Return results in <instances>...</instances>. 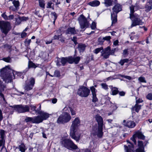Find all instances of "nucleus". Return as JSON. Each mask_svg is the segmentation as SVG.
Segmentation results:
<instances>
[{"label": "nucleus", "mask_w": 152, "mask_h": 152, "mask_svg": "<svg viewBox=\"0 0 152 152\" xmlns=\"http://www.w3.org/2000/svg\"><path fill=\"white\" fill-rule=\"evenodd\" d=\"M8 66L4 68L1 70V75L6 82H11L12 79L15 78L16 75L21 74V73L13 71L9 69Z\"/></svg>", "instance_id": "f257e3e1"}, {"label": "nucleus", "mask_w": 152, "mask_h": 152, "mask_svg": "<svg viewBox=\"0 0 152 152\" xmlns=\"http://www.w3.org/2000/svg\"><path fill=\"white\" fill-rule=\"evenodd\" d=\"M95 119L98 125V129L93 128L92 133L94 135H96L99 137H101L103 134L102 132L103 126V119L102 117L99 115H96L95 117Z\"/></svg>", "instance_id": "f03ea898"}, {"label": "nucleus", "mask_w": 152, "mask_h": 152, "mask_svg": "<svg viewBox=\"0 0 152 152\" xmlns=\"http://www.w3.org/2000/svg\"><path fill=\"white\" fill-rule=\"evenodd\" d=\"M121 6L118 4H116L113 8V12L111 13V18L112 20V25L117 21V14L122 10Z\"/></svg>", "instance_id": "7ed1b4c3"}, {"label": "nucleus", "mask_w": 152, "mask_h": 152, "mask_svg": "<svg viewBox=\"0 0 152 152\" xmlns=\"http://www.w3.org/2000/svg\"><path fill=\"white\" fill-rule=\"evenodd\" d=\"M62 146L69 150H76L78 147L70 139H66L61 142Z\"/></svg>", "instance_id": "20e7f679"}, {"label": "nucleus", "mask_w": 152, "mask_h": 152, "mask_svg": "<svg viewBox=\"0 0 152 152\" xmlns=\"http://www.w3.org/2000/svg\"><path fill=\"white\" fill-rule=\"evenodd\" d=\"M80 60V57L79 56L73 57L71 56L68 57L62 58L60 59V62L63 66H64L66 62L69 64L74 63L75 64L78 63Z\"/></svg>", "instance_id": "39448f33"}, {"label": "nucleus", "mask_w": 152, "mask_h": 152, "mask_svg": "<svg viewBox=\"0 0 152 152\" xmlns=\"http://www.w3.org/2000/svg\"><path fill=\"white\" fill-rule=\"evenodd\" d=\"M71 118L70 114L67 112H64L58 118L57 122L58 124H64L69 122Z\"/></svg>", "instance_id": "423d86ee"}, {"label": "nucleus", "mask_w": 152, "mask_h": 152, "mask_svg": "<svg viewBox=\"0 0 152 152\" xmlns=\"http://www.w3.org/2000/svg\"><path fill=\"white\" fill-rule=\"evenodd\" d=\"M130 18L132 21V24L130 26L131 28L137 25H142L143 23V22L140 19L139 15L137 14H135V15L131 16Z\"/></svg>", "instance_id": "0eeeda50"}, {"label": "nucleus", "mask_w": 152, "mask_h": 152, "mask_svg": "<svg viewBox=\"0 0 152 152\" xmlns=\"http://www.w3.org/2000/svg\"><path fill=\"white\" fill-rule=\"evenodd\" d=\"M90 93V90L87 88L83 86H80L77 91L78 94L83 97H86L88 96Z\"/></svg>", "instance_id": "6e6552de"}, {"label": "nucleus", "mask_w": 152, "mask_h": 152, "mask_svg": "<svg viewBox=\"0 0 152 152\" xmlns=\"http://www.w3.org/2000/svg\"><path fill=\"white\" fill-rule=\"evenodd\" d=\"M0 28L1 32L6 35L11 29L10 23L8 21H4L1 23Z\"/></svg>", "instance_id": "1a4fd4ad"}, {"label": "nucleus", "mask_w": 152, "mask_h": 152, "mask_svg": "<svg viewBox=\"0 0 152 152\" xmlns=\"http://www.w3.org/2000/svg\"><path fill=\"white\" fill-rule=\"evenodd\" d=\"M78 20L81 29L87 28L89 26V24L88 22L83 15H80Z\"/></svg>", "instance_id": "9d476101"}, {"label": "nucleus", "mask_w": 152, "mask_h": 152, "mask_svg": "<svg viewBox=\"0 0 152 152\" xmlns=\"http://www.w3.org/2000/svg\"><path fill=\"white\" fill-rule=\"evenodd\" d=\"M35 83V79L32 77L30 78L29 80L26 81L23 87L25 90L28 91L32 89Z\"/></svg>", "instance_id": "9b49d317"}, {"label": "nucleus", "mask_w": 152, "mask_h": 152, "mask_svg": "<svg viewBox=\"0 0 152 152\" xmlns=\"http://www.w3.org/2000/svg\"><path fill=\"white\" fill-rule=\"evenodd\" d=\"M81 133L78 129L70 130V135L72 138L78 142L80 140Z\"/></svg>", "instance_id": "f8f14e48"}, {"label": "nucleus", "mask_w": 152, "mask_h": 152, "mask_svg": "<svg viewBox=\"0 0 152 152\" xmlns=\"http://www.w3.org/2000/svg\"><path fill=\"white\" fill-rule=\"evenodd\" d=\"M14 107L18 113H24L29 111V107L27 105H18L14 106Z\"/></svg>", "instance_id": "ddd939ff"}, {"label": "nucleus", "mask_w": 152, "mask_h": 152, "mask_svg": "<svg viewBox=\"0 0 152 152\" xmlns=\"http://www.w3.org/2000/svg\"><path fill=\"white\" fill-rule=\"evenodd\" d=\"M137 137L138 138L144 140L145 138V136L140 131H137L136 132L135 134L131 137V139L133 142L134 144H136V141L135 138Z\"/></svg>", "instance_id": "4468645a"}, {"label": "nucleus", "mask_w": 152, "mask_h": 152, "mask_svg": "<svg viewBox=\"0 0 152 152\" xmlns=\"http://www.w3.org/2000/svg\"><path fill=\"white\" fill-rule=\"evenodd\" d=\"M80 124V121L79 118H75L72 122V124L70 127V130H77Z\"/></svg>", "instance_id": "2eb2a0df"}, {"label": "nucleus", "mask_w": 152, "mask_h": 152, "mask_svg": "<svg viewBox=\"0 0 152 152\" xmlns=\"http://www.w3.org/2000/svg\"><path fill=\"white\" fill-rule=\"evenodd\" d=\"M38 112V114L40 115L41 118L42 119V121L43 120H45L48 118L49 116V114L43 111L39 110L37 111Z\"/></svg>", "instance_id": "dca6fc26"}, {"label": "nucleus", "mask_w": 152, "mask_h": 152, "mask_svg": "<svg viewBox=\"0 0 152 152\" xmlns=\"http://www.w3.org/2000/svg\"><path fill=\"white\" fill-rule=\"evenodd\" d=\"M5 86L2 84V82L0 81V96L1 100H3L4 101H5V99L4 96L2 92L4 91V89L5 88Z\"/></svg>", "instance_id": "f3484780"}, {"label": "nucleus", "mask_w": 152, "mask_h": 152, "mask_svg": "<svg viewBox=\"0 0 152 152\" xmlns=\"http://www.w3.org/2000/svg\"><path fill=\"white\" fill-rule=\"evenodd\" d=\"M39 107L37 109H36L37 107L36 105H33L32 104H30L29 106V107L30 108L32 112L34 111L35 113H38L37 111H39L41 110V104H39Z\"/></svg>", "instance_id": "a211bd4d"}, {"label": "nucleus", "mask_w": 152, "mask_h": 152, "mask_svg": "<svg viewBox=\"0 0 152 152\" xmlns=\"http://www.w3.org/2000/svg\"><path fill=\"white\" fill-rule=\"evenodd\" d=\"M60 32V31H57L56 33L54 36L53 39H59L61 42H64V40L62 38V35L61 33H59Z\"/></svg>", "instance_id": "6ab92c4d"}, {"label": "nucleus", "mask_w": 152, "mask_h": 152, "mask_svg": "<svg viewBox=\"0 0 152 152\" xmlns=\"http://www.w3.org/2000/svg\"><path fill=\"white\" fill-rule=\"evenodd\" d=\"M77 30H76L75 27L69 28L66 31V34H74L77 33L78 32Z\"/></svg>", "instance_id": "aec40b11"}, {"label": "nucleus", "mask_w": 152, "mask_h": 152, "mask_svg": "<svg viewBox=\"0 0 152 152\" xmlns=\"http://www.w3.org/2000/svg\"><path fill=\"white\" fill-rule=\"evenodd\" d=\"M42 121V119L39 115L33 117V123L39 124Z\"/></svg>", "instance_id": "412c9836"}, {"label": "nucleus", "mask_w": 152, "mask_h": 152, "mask_svg": "<svg viewBox=\"0 0 152 152\" xmlns=\"http://www.w3.org/2000/svg\"><path fill=\"white\" fill-rule=\"evenodd\" d=\"M102 53H107V54H109L110 55H113L114 54V51L113 50H111L109 46L107 47V48H105L104 50L102 51Z\"/></svg>", "instance_id": "4be33fe9"}, {"label": "nucleus", "mask_w": 152, "mask_h": 152, "mask_svg": "<svg viewBox=\"0 0 152 152\" xmlns=\"http://www.w3.org/2000/svg\"><path fill=\"white\" fill-rule=\"evenodd\" d=\"M4 131L3 130L0 131V146H1L4 142Z\"/></svg>", "instance_id": "5701e85b"}, {"label": "nucleus", "mask_w": 152, "mask_h": 152, "mask_svg": "<svg viewBox=\"0 0 152 152\" xmlns=\"http://www.w3.org/2000/svg\"><path fill=\"white\" fill-rule=\"evenodd\" d=\"M130 145H128V146L124 145V147L125 150L126 152H132V149L133 148L134 146L132 143H129Z\"/></svg>", "instance_id": "b1692460"}, {"label": "nucleus", "mask_w": 152, "mask_h": 152, "mask_svg": "<svg viewBox=\"0 0 152 152\" xmlns=\"http://www.w3.org/2000/svg\"><path fill=\"white\" fill-rule=\"evenodd\" d=\"M86 46L84 44H80L78 45L77 48L80 53H83L85 50Z\"/></svg>", "instance_id": "393cba45"}, {"label": "nucleus", "mask_w": 152, "mask_h": 152, "mask_svg": "<svg viewBox=\"0 0 152 152\" xmlns=\"http://www.w3.org/2000/svg\"><path fill=\"white\" fill-rule=\"evenodd\" d=\"M152 0H150L147 3L145 7L146 11L148 12L152 9Z\"/></svg>", "instance_id": "a878e982"}, {"label": "nucleus", "mask_w": 152, "mask_h": 152, "mask_svg": "<svg viewBox=\"0 0 152 152\" xmlns=\"http://www.w3.org/2000/svg\"><path fill=\"white\" fill-rule=\"evenodd\" d=\"M100 3L97 0H94L89 2L88 4L92 7H96L98 6L100 4Z\"/></svg>", "instance_id": "bb28decb"}, {"label": "nucleus", "mask_w": 152, "mask_h": 152, "mask_svg": "<svg viewBox=\"0 0 152 152\" xmlns=\"http://www.w3.org/2000/svg\"><path fill=\"white\" fill-rule=\"evenodd\" d=\"M136 125L135 123L133 121H127L125 126L129 128H132L135 127Z\"/></svg>", "instance_id": "cd10ccee"}, {"label": "nucleus", "mask_w": 152, "mask_h": 152, "mask_svg": "<svg viewBox=\"0 0 152 152\" xmlns=\"http://www.w3.org/2000/svg\"><path fill=\"white\" fill-rule=\"evenodd\" d=\"M142 106L140 105H138L136 104L132 108V110L135 111L137 112H138L139 110L141 109Z\"/></svg>", "instance_id": "c85d7f7f"}, {"label": "nucleus", "mask_w": 152, "mask_h": 152, "mask_svg": "<svg viewBox=\"0 0 152 152\" xmlns=\"http://www.w3.org/2000/svg\"><path fill=\"white\" fill-rule=\"evenodd\" d=\"M104 4L106 7L112 5L113 1L112 0H104Z\"/></svg>", "instance_id": "c756f323"}, {"label": "nucleus", "mask_w": 152, "mask_h": 152, "mask_svg": "<svg viewBox=\"0 0 152 152\" xmlns=\"http://www.w3.org/2000/svg\"><path fill=\"white\" fill-rule=\"evenodd\" d=\"M135 7V6L133 5H131L129 6L130 10V17L135 15V14H134V9Z\"/></svg>", "instance_id": "7c9ffc66"}, {"label": "nucleus", "mask_w": 152, "mask_h": 152, "mask_svg": "<svg viewBox=\"0 0 152 152\" xmlns=\"http://www.w3.org/2000/svg\"><path fill=\"white\" fill-rule=\"evenodd\" d=\"M37 67L35 64L32 61H29L28 64V68L30 69L31 68H35Z\"/></svg>", "instance_id": "2f4dec72"}, {"label": "nucleus", "mask_w": 152, "mask_h": 152, "mask_svg": "<svg viewBox=\"0 0 152 152\" xmlns=\"http://www.w3.org/2000/svg\"><path fill=\"white\" fill-rule=\"evenodd\" d=\"M129 61V59L128 58L121 59L118 62V63L120 64L121 66H123L125 63H128Z\"/></svg>", "instance_id": "473e14b6"}, {"label": "nucleus", "mask_w": 152, "mask_h": 152, "mask_svg": "<svg viewBox=\"0 0 152 152\" xmlns=\"http://www.w3.org/2000/svg\"><path fill=\"white\" fill-rule=\"evenodd\" d=\"M12 3L16 9L18 8L20 3L18 0H14L13 1Z\"/></svg>", "instance_id": "72a5a7b5"}, {"label": "nucleus", "mask_w": 152, "mask_h": 152, "mask_svg": "<svg viewBox=\"0 0 152 152\" xmlns=\"http://www.w3.org/2000/svg\"><path fill=\"white\" fill-rule=\"evenodd\" d=\"M111 91L113 95H115L118 93V89L116 87L112 88Z\"/></svg>", "instance_id": "f704fd0d"}, {"label": "nucleus", "mask_w": 152, "mask_h": 152, "mask_svg": "<svg viewBox=\"0 0 152 152\" xmlns=\"http://www.w3.org/2000/svg\"><path fill=\"white\" fill-rule=\"evenodd\" d=\"M51 15L52 16V18H53V23L54 24H55L57 16L55 12H52L51 13Z\"/></svg>", "instance_id": "c9c22d12"}, {"label": "nucleus", "mask_w": 152, "mask_h": 152, "mask_svg": "<svg viewBox=\"0 0 152 152\" xmlns=\"http://www.w3.org/2000/svg\"><path fill=\"white\" fill-rule=\"evenodd\" d=\"M25 146L23 144H21L19 146V149L20 151L21 152H25Z\"/></svg>", "instance_id": "e433bc0d"}, {"label": "nucleus", "mask_w": 152, "mask_h": 152, "mask_svg": "<svg viewBox=\"0 0 152 152\" xmlns=\"http://www.w3.org/2000/svg\"><path fill=\"white\" fill-rule=\"evenodd\" d=\"M103 47H101L100 48H96V49H95V50H94L93 52L96 54H97L100 51H101V50H102V51H103Z\"/></svg>", "instance_id": "4c0bfd02"}, {"label": "nucleus", "mask_w": 152, "mask_h": 152, "mask_svg": "<svg viewBox=\"0 0 152 152\" xmlns=\"http://www.w3.org/2000/svg\"><path fill=\"white\" fill-rule=\"evenodd\" d=\"M39 5L40 7L43 9L45 8V1L43 0H40L39 1Z\"/></svg>", "instance_id": "58836bf2"}, {"label": "nucleus", "mask_w": 152, "mask_h": 152, "mask_svg": "<svg viewBox=\"0 0 152 152\" xmlns=\"http://www.w3.org/2000/svg\"><path fill=\"white\" fill-rule=\"evenodd\" d=\"M2 60L8 63H10L12 61L11 58L9 56L7 57L3 58L2 59Z\"/></svg>", "instance_id": "ea45409f"}, {"label": "nucleus", "mask_w": 152, "mask_h": 152, "mask_svg": "<svg viewBox=\"0 0 152 152\" xmlns=\"http://www.w3.org/2000/svg\"><path fill=\"white\" fill-rule=\"evenodd\" d=\"M60 74L59 71L58 70H56L54 72L53 76L55 77H59L60 76Z\"/></svg>", "instance_id": "a19ab883"}, {"label": "nucleus", "mask_w": 152, "mask_h": 152, "mask_svg": "<svg viewBox=\"0 0 152 152\" xmlns=\"http://www.w3.org/2000/svg\"><path fill=\"white\" fill-rule=\"evenodd\" d=\"M138 80L140 82L146 83V81L144 77H140L138 78Z\"/></svg>", "instance_id": "79ce46f5"}, {"label": "nucleus", "mask_w": 152, "mask_h": 152, "mask_svg": "<svg viewBox=\"0 0 152 152\" xmlns=\"http://www.w3.org/2000/svg\"><path fill=\"white\" fill-rule=\"evenodd\" d=\"M128 50L127 49H125L123 50L122 55L124 57H126L128 55Z\"/></svg>", "instance_id": "37998d69"}, {"label": "nucleus", "mask_w": 152, "mask_h": 152, "mask_svg": "<svg viewBox=\"0 0 152 152\" xmlns=\"http://www.w3.org/2000/svg\"><path fill=\"white\" fill-rule=\"evenodd\" d=\"M15 24L16 25H18L20 23L22 22L20 17H19L18 18H15Z\"/></svg>", "instance_id": "c03bdc74"}, {"label": "nucleus", "mask_w": 152, "mask_h": 152, "mask_svg": "<svg viewBox=\"0 0 152 152\" xmlns=\"http://www.w3.org/2000/svg\"><path fill=\"white\" fill-rule=\"evenodd\" d=\"M33 117H27L25 119V121L26 122L31 121L33 123Z\"/></svg>", "instance_id": "a18cd8bd"}, {"label": "nucleus", "mask_w": 152, "mask_h": 152, "mask_svg": "<svg viewBox=\"0 0 152 152\" xmlns=\"http://www.w3.org/2000/svg\"><path fill=\"white\" fill-rule=\"evenodd\" d=\"M101 85L102 88L105 90H107L108 89L107 85L105 83H102L101 84Z\"/></svg>", "instance_id": "49530a36"}, {"label": "nucleus", "mask_w": 152, "mask_h": 152, "mask_svg": "<svg viewBox=\"0 0 152 152\" xmlns=\"http://www.w3.org/2000/svg\"><path fill=\"white\" fill-rule=\"evenodd\" d=\"M69 108L71 112V115H75L76 114V111L71 107H69Z\"/></svg>", "instance_id": "de8ad7c7"}, {"label": "nucleus", "mask_w": 152, "mask_h": 152, "mask_svg": "<svg viewBox=\"0 0 152 152\" xmlns=\"http://www.w3.org/2000/svg\"><path fill=\"white\" fill-rule=\"evenodd\" d=\"M97 101L98 99L96 97V94H92V102H95Z\"/></svg>", "instance_id": "09e8293b"}, {"label": "nucleus", "mask_w": 152, "mask_h": 152, "mask_svg": "<svg viewBox=\"0 0 152 152\" xmlns=\"http://www.w3.org/2000/svg\"><path fill=\"white\" fill-rule=\"evenodd\" d=\"M98 41L99 44L100 45H102L104 41L103 37H100L98 39Z\"/></svg>", "instance_id": "8fccbe9b"}, {"label": "nucleus", "mask_w": 152, "mask_h": 152, "mask_svg": "<svg viewBox=\"0 0 152 152\" xmlns=\"http://www.w3.org/2000/svg\"><path fill=\"white\" fill-rule=\"evenodd\" d=\"M138 146L139 147L138 148H144L143 147V142L142 141H138Z\"/></svg>", "instance_id": "3c124183"}, {"label": "nucleus", "mask_w": 152, "mask_h": 152, "mask_svg": "<svg viewBox=\"0 0 152 152\" xmlns=\"http://www.w3.org/2000/svg\"><path fill=\"white\" fill-rule=\"evenodd\" d=\"M101 53H102L101 56H103V57L105 59L108 58L109 56L110 55L109 54L104 53H102V52H101Z\"/></svg>", "instance_id": "603ef678"}, {"label": "nucleus", "mask_w": 152, "mask_h": 152, "mask_svg": "<svg viewBox=\"0 0 152 152\" xmlns=\"http://www.w3.org/2000/svg\"><path fill=\"white\" fill-rule=\"evenodd\" d=\"M146 97L147 99L150 100H152V93H149L147 95Z\"/></svg>", "instance_id": "864d4df0"}, {"label": "nucleus", "mask_w": 152, "mask_h": 152, "mask_svg": "<svg viewBox=\"0 0 152 152\" xmlns=\"http://www.w3.org/2000/svg\"><path fill=\"white\" fill-rule=\"evenodd\" d=\"M91 27L92 29H95L96 28V23L94 22H93L91 25Z\"/></svg>", "instance_id": "5fc2aeb1"}, {"label": "nucleus", "mask_w": 152, "mask_h": 152, "mask_svg": "<svg viewBox=\"0 0 152 152\" xmlns=\"http://www.w3.org/2000/svg\"><path fill=\"white\" fill-rule=\"evenodd\" d=\"M31 39H29L28 40L26 39L25 42L26 46H28L31 42Z\"/></svg>", "instance_id": "6e6d98bb"}, {"label": "nucleus", "mask_w": 152, "mask_h": 152, "mask_svg": "<svg viewBox=\"0 0 152 152\" xmlns=\"http://www.w3.org/2000/svg\"><path fill=\"white\" fill-rule=\"evenodd\" d=\"M136 152H145L144 148H138L136 150Z\"/></svg>", "instance_id": "4d7b16f0"}, {"label": "nucleus", "mask_w": 152, "mask_h": 152, "mask_svg": "<svg viewBox=\"0 0 152 152\" xmlns=\"http://www.w3.org/2000/svg\"><path fill=\"white\" fill-rule=\"evenodd\" d=\"M90 89H91L92 94H96V89L94 86H92L91 87Z\"/></svg>", "instance_id": "13d9d810"}, {"label": "nucleus", "mask_w": 152, "mask_h": 152, "mask_svg": "<svg viewBox=\"0 0 152 152\" xmlns=\"http://www.w3.org/2000/svg\"><path fill=\"white\" fill-rule=\"evenodd\" d=\"M1 16L5 20L8 19V16L6 15L5 13H4L2 14Z\"/></svg>", "instance_id": "bf43d9fd"}, {"label": "nucleus", "mask_w": 152, "mask_h": 152, "mask_svg": "<svg viewBox=\"0 0 152 152\" xmlns=\"http://www.w3.org/2000/svg\"><path fill=\"white\" fill-rule=\"evenodd\" d=\"M77 38L76 37H74L72 39V40L74 42L75 45H76L77 44Z\"/></svg>", "instance_id": "052dcab7"}, {"label": "nucleus", "mask_w": 152, "mask_h": 152, "mask_svg": "<svg viewBox=\"0 0 152 152\" xmlns=\"http://www.w3.org/2000/svg\"><path fill=\"white\" fill-rule=\"evenodd\" d=\"M125 92L124 91H122L118 92V94L121 96H124L125 94Z\"/></svg>", "instance_id": "680f3d73"}, {"label": "nucleus", "mask_w": 152, "mask_h": 152, "mask_svg": "<svg viewBox=\"0 0 152 152\" xmlns=\"http://www.w3.org/2000/svg\"><path fill=\"white\" fill-rule=\"evenodd\" d=\"M104 40L108 41L111 39V37L110 36H107L103 37Z\"/></svg>", "instance_id": "e2e57ef3"}, {"label": "nucleus", "mask_w": 152, "mask_h": 152, "mask_svg": "<svg viewBox=\"0 0 152 152\" xmlns=\"http://www.w3.org/2000/svg\"><path fill=\"white\" fill-rule=\"evenodd\" d=\"M20 18H21L22 22L26 21L27 20H28V18L26 17H20Z\"/></svg>", "instance_id": "0e129e2a"}, {"label": "nucleus", "mask_w": 152, "mask_h": 152, "mask_svg": "<svg viewBox=\"0 0 152 152\" xmlns=\"http://www.w3.org/2000/svg\"><path fill=\"white\" fill-rule=\"evenodd\" d=\"M124 78H125L126 79H128L129 80H130L132 79V77L130 76H127V75H124L123 76Z\"/></svg>", "instance_id": "69168bd1"}, {"label": "nucleus", "mask_w": 152, "mask_h": 152, "mask_svg": "<svg viewBox=\"0 0 152 152\" xmlns=\"http://www.w3.org/2000/svg\"><path fill=\"white\" fill-rule=\"evenodd\" d=\"M14 18V16L13 15H10L8 16V19L7 20H11L13 19Z\"/></svg>", "instance_id": "338daca9"}, {"label": "nucleus", "mask_w": 152, "mask_h": 152, "mask_svg": "<svg viewBox=\"0 0 152 152\" xmlns=\"http://www.w3.org/2000/svg\"><path fill=\"white\" fill-rule=\"evenodd\" d=\"M53 4L51 2H49L47 4V8H51V5Z\"/></svg>", "instance_id": "774afa93"}]
</instances>
